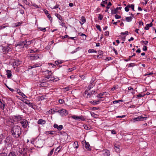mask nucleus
I'll return each instance as SVG.
<instances>
[{"mask_svg":"<svg viewBox=\"0 0 156 156\" xmlns=\"http://www.w3.org/2000/svg\"><path fill=\"white\" fill-rule=\"evenodd\" d=\"M153 23L152 22L150 24H147L146 25V26L144 27V29L146 30H149V28L152 27Z\"/></svg>","mask_w":156,"mask_h":156,"instance_id":"obj_21","label":"nucleus"},{"mask_svg":"<svg viewBox=\"0 0 156 156\" xmlns=\"http://www.w3.org/2000/svg\"><path fill=\"white\" fill-rule=\"evenodd\" d=\"M25 43L24 41L22 42H19L18 44H17V46L20 47V48H23L24 47L26 48V46Z\"/></svg>","mask_w":156,"mask_h":156,"instance_id":"obj_13","label":"nucleus"},{"mask_svg":"<svg viewBox=\"0 0 156 156\" xmlns=\"http://www.w3.org/2000/svg\"><path fill=\"white\" fill-rule=\"evenodd\" d=\"M80 21L81 22H80V24L81 25L83 24V23H84L86 21V20L84 16H82L81 17V19L80 20Z\"/></svg>","mask_w":156,"mask_h":156,"instance_id":"obj_28","label":"nucleus"},{"mask_svg":"<svg viewBox=\"0 0 156 156\" xmlns=\"http://www.w3.org/2000/svg\"><path fill=\"white\" fill-rule=\"evenodd\" d=\"M43 145V141L41 140H38L35 143V146L37 147L40 148L42 147Z\"/></svg>","mask_w":156,"mask_h":156,"instance_id":"obj_3","label":"nucleus"},{"mask_svg":"<svg viewBox=\"0 0 156 156\" xmlns=\"http://www.w3.org/2000/svg\"><path fill=\"white\" fill-rule=\"evenodd\" d=\"M9 49H2V52L4 54H5L8 52Z\"/></svg>","mask_w":156,"mask_h":156,"instance_id":"obj_36","label":"nucleus"},{"mask_svg":"<svg viewBox=\"0 0 156 156\" xmlns=\"http://www.w3.org/2000/svg\"><path fill=\"white\" fill-rule=\"evenodd\" d=\"M128 92L129 93H131L132 94H133L134 92L133 89L131 87H129L128 88Z\"/></svg>","mask_w":156,"mask_h":156,"instance_id":"obj_24","label":"nucleus"},{"mask_svg":"<svg viewBox=\"0 0 156 156\" xmlns=\"http://www.w3.org/2000/svg\"><path fill=\"white\" fill-rule=\"evenodd\" d=\"M78 34L80 36H85V38H86V37H87V36L85 34H83L82 33H78Z\"/></svg>","mask_w":156,"mask_h":156,"instance_id":"obj_47","label":"nucleus"},{"mask_svg":"<svg viewBox=\"0 0 156 156\" xmlns=\"http://www.w3.org/2000/svg\"><path fill=\"white\" fill-rule=\"evenodd\" d=\"M45 123L46 121L41 119H39L37 122V123L39 124H44Z\"/></svg>","mask_w":156,"mask_h":156,"instance_id":"obj_22","label":"nucleus"},{"mask_svg":"<svg viewBox=\"0 0 156 156\" xmlns=\"http://www.w3.org/2000/svg\"><path fill=\"white\" fill-rule=\"evenodd\" d=\"M105 35L106 36H108L109 35V32L108 31H106L105 33Z\"/></svg>","mask_w":156,"mask_h":156,"instance_id":"obj_60","label":"nucleus"},{"mask_svg":"<svg viewBox=\"0 0 156 156\" xmlns=\"http://www.w3.org/2000/svg\"><path fill=\"white\" fill-rule=\"evenodd\" d=\"M83 127L84 128L87 130H89L90 129V126L89 125H83Z\"/></svg>","mask_w":156,"mask_h":156,"instance_id":"obj_37","label":"nucleus"},{"mask_svg":"<svg viewBox=\"0 0 156 156\" xmlns=\"http://www.w3.org/2000/svg\"><path fill=\"white\" fill-rule=\"evenodd\" d=\"M84 97L86 98H91L90 94L88 92L87 90H86L83 94Z\"/></svg>","mask_w":156,"mask_h":156,"instance_id":"obj_9","label":"nucleus"},{"mask_svg":"<svg viewBox=\"0 0 156 156\" xmlns=\"http://www.w3.org/2000/svg\"><path fill=\"white\" fill-rule=\"evenodd\" d=\"M0 156H7V154L5 153H3L0 154Z\"/></svg>","mask_w":156,"mask_h":156,"instance_id":"obj_63","label":"nucleus"},{"mask_svg":"<svg viewBox=\"0 0 156 156\" xmlns=\"http://www.w3.org/2000/svg\"><path fill=\"white\" fill-rule=\"evenodd\" d=\"M4 143L6 145H9V144H10L11 143V140L10 139V138L9 137H7L6 138V139L4 141Z\"/></svg>","mask_w":156,"mask_h":156,"instance_id":"obj_12","label":"nucleus"},{"mask_svg":"<svg viewBox=\"0 0 156 156\" xmlns=\"http://www.w3.org/2000/svg\"><path fill=\"white\" fill-rule=\"evenodd\" d=\"M59 5L57 4L55 6L53 7V8H52L53 9H56L57 8H58L59 9H60V8H58V7L59 6Z\"/></svg>","mask_w":156,"mask_h":156,"instance_id":"obj_52","label":"nucleus"},{"mask_svg":"<svg viewBox=\"0 0 156 156\" xmlns=\"http://www.w3.org/2000/svg\"><path fill=\"white\" fill-rule=\"evenodd\" d=\"M22 23V22H18L16 23L15 24V26L16 27H17L20 26L21 24Z\"/></svg>","mask_w":156,"mask_h":156,"instance_id":"obj_38","label":"nucleus"},{"mask_svg":"<svg viewBox=\"0 0 156 156\" xmlns=\"http://www.w3.org/2000/svg\"><path fill=\"white\" fill-rule=\"evenodd\" d=\"M132 19V17L131 16L127 17V22H130Z\"/></svg>","mask_w":156,"mask_h":156,"instance_id":"obj_48","label":"nucleus"},{"mask_svg":"<svg viewBox=\"0 0 156 156\" xmlns=\"http://www.w3.org/2000/svg\"><path fill=\"white\" fill-rule=\"evenodd\" d=\"M5 106V104L2 103V102L1 101V99H0V108L2 109H3Z\"/></svg>","mask_w":156,"mask_h":156,"instance_id":"obj_31","label":"nucleus"},{"mask_svg":"<svg viewBox=\"0 0 156 156\" xmlns=\"http://www.w3.org/2000/svg\"><path fill=\"white\" fill-rule=\"evenodd\" d=\"M105 93H106V92H105L102 93H100L97 95V97L99 98H103V97H102V96L104 95Z\"/></svg>","mask_w":156,"mask_h":156,"instance_id":"obj_27","label":"nucleus"},{"mask_svg":"<svg viewBox=\"0 0 156 156\" xmlns=\"http://www.w3.org/2000/svg\"><path fill=\"white\" fill-rule=\"evenodd\" d=\"M102 156H109L110 155V151L109 150H105L101 152Z\"/></svg>","mask_w":156,"mask_h":156,"instance_id":"obj_7","label":"nucleus"},{"mask_svg":"<svg viewBox=\"0 0 156 156\" xmlns=\"http://www.w3.org/2000/svg\"><path fill=\"white\" fill-rule=\"evenodd\" d=\"M114 148L115 151L117 152H119L121 149V147L119 143H116L114 145Z\"/></svg>","mask_w":156,"mask_h":156,"instance_id":"obj_4","label":"nucleus"},{"mask_svg":"<svg viewBox=\"0 0 156 156\" xmlns=\"http://www.w3.org/2000/svg\"><path fill=\"white\" fill-rule=\"evenodd\" d=\"M62 148V146H59L56 149V150H55V152L57 151H58V152H59L60 151V150L61 149V148Z\"/></svg>","mask_w":156,"mask_h":156,"instance_id":"obj_43","label":"nucleus"},{"mask_svg":"<svg viewBox=\"0 0 156 156\" xmlns=\"http://www.w3.org/2000/svg\"><path fill=\"white\" fill-rule=\"evenodd\" d=\"M91 83L89 85L88 87V89L90 90L95 85V83L94 82V81H92V80L91 81Z\"/></svg>","mask_w":156,"mask_h":156,"instance_id":"obj_17","label":"nucleus"},{"mask_svg":"<svg viewBox=\"0 0 156 156\" xmlns=\"http://www.w3.org/2000/svg\"><path fill=\"white\" fill-rule=\"evenodd\" d=\"M11 132L13 137L18 138L21 134V129L19 126H14L12 127Z\"/></svg>","mask_w":156,"mask_h":156,"instance_id":"obj_1","label":"nucleus"},{"mask_svg":"<svg viewBox=\"0 0 156 156\" xmlns=\"http://www.w3.org/2000/svg\"><path fill=\"white\" fill-rule=\"evenodd\" d=\"M96 27L98 30H99V31H100V32L102 30L101 28V27L100 25H97L96 26Z\"/></svg>","mask_w":156,"mask_h":156,"instance_id":"obj_44","label":"nucleus"},{"mask_svg":"<svg viewBox=\"0 0 156 156\" xmlns=\"http://www.w3.org/2000/svg\"><path fill=\"white\" fill-rule=\"evenodd\" d=\"M101 101V100H99L97 101H90V103L93 105H97L98 104L99 102Z\"/></svg>","mask_w":156,"mask_h":156,"instance_id":"obj_25","label":"nucleus"},{"mask_svg":"<svg viewBox=\"0 0 156 156\" xmlns=\"http://www.w3.org/2000/svg\"><path fill=\"white\" fill-rule=\"evenodd\" d=\"M88 52L89 53L95 52L97 53V51L94 49H89Z\"/></svg>","mask_w":156,"mask_h":156,"instance_id":"obj_40","label":"nucleus"},{"mask_svg":"<svg viewBox=\"0 0 156 156\" xmlns=\"http://www.w3.org/2000/svg\"><path fill=\"white\" fill-rule=\"evenodd\" d=\"M60 112V115H62V116L67 115L68 114V111L66 109H61Z\"/></svg>","mask_w":156,"mask_h":156,"instance_id":"obj_14","label":"nucleus"},{"mask_svg":"<svg viewBox=\"0 0 156 156\" xmlns=\"http://www.w3.org/2000/svg\"><path fill=\"white\" fill-rule=\"evenodd\" d=\"M55 15L61 22L64 21V20L62 18V16L60 15L58 13H55Z\"/></svg>","mask_w":156,"mask_h":156,"instance_id":"obj_20","label":"nucleus"},{"mask_svg":"<svg viewBox=\"0 0 156 156\" xmlns=\"http://www.w3.org/2000/svg\"><path fill=\"white\" fill-rule=\"evenodd\" d=\"M23 102L25 103L27 105L30 102L29 101L27 100H24V101H23Z\"/></svg>","mask_w":156,"mask_h":156,"instance_id":"obj_59","label":"nucleus"},{"mask_svg":"<svg viewBox=\"0 0 156 156\" xmlns=\"http://www.w3.org/2000/svg\"><path fill=\"white\" fill-rule=\"evenodd\" d=\"M53 127L54 128H56L58 130H61L63 128V126L62 125L58 126V125L55 124L54 125Z\"/></svg>","mask_w":156,"mask_h":156,"instance_id":"obj_15","label":"nucleus"},{"mask_svg":"<svg viewBox=\"0 0 156 156\" xmlns=\"http://www.w3.org/2000/svg\"><path fill=\"white\" fill-rule=\"evenodd\" d=\"M6 75L8 78H10L12 76L11 71L10 70H8L6 71Z\"/></svg>","mask_w":156,"mask_h":156,"instance_id":"obj_23","label":"nucleus"},{"mask_svg":"<svg viewBox=\"0 0 156 156\" xmlns=\"http://www.w3.org/2000/svg\"><path fill=\"white\" fill-rule=\"evenodd\" d=\"M22 126L24 128H27L28 125V122L26 119H23L20 122Z\"/></svg>","mask_w":156,"mask_h":156,"instance_id":"obj_6","label":"nucleus"},{"mask_svg":"<svg viewBox=\"0 0 156 156\" xmlns=\"http://www.w3.org/2000/svg\"><path fill=\"white\" fill-rule=\"evenodd\" d=\"M48 65L49 66L51 65L52 68H55V65L51 63H49Z\"/></svg>","mask_w":156,"mask_h":156,"instance_id":"obj_50","label":"nucleus"},{"mask_svg":"<svg viewBox=\"0 0 156 156\" xmlns=\"http://www.w3.org/2000/svg\"><path fill=\"white\" fill-rule=\"evenodd\" d=\"M38 29L40 30L41 31H42L43 32H45L46 31V28H43L41 27H39L38 28Z\"/></svg>","mask_w":156,"mask_h":156,"instance_id":"obj_39","label":"nucleus"},{"mask_svg":"<svg viewBox=\"0 0 156 156\" xmlns=\"http://www.w3.org/2000/svg\"><path fill=\"white\" fill-rule=\"evenodd\" d=\"M134 7V4H132L131 5L129 4L127 5V8H131L134 11H135Z\"/></svg>","mask_w":156,"mask_h":156,"instance_id":"obj_29","label":"nucleus"},{"mask_svg":"<svg viewBox=\"0 0 156 156\" xmlns=\"http://www.w3.org/2000/svg\"><path fill=\"white\" fill-rule=\"evenodd\" d=\"M76 69L75 67H73L71 68H69L68 69V72H71L73 70H75Z\"/></svg>","mask_w":156,"mask_h":156,"instance_id":"obj_42","label":"nucleus"},{"mask_svg":"<svg viewBox=\"0 0 156 156\" xmlns=\"http://www.w3.org/2000/svg\"><path fill=\"white\" fill-rule=\"evenodd\" d=\"M85 147L86 149L90 151L91 149L90 147V144L88 142H86L85 144Z\"/></svg>","mask_w":156,"mask_h":156,"instance_id":"obj_19","label":"nucleus"},{"mask_svg":"<svg viewBox=\"0 0 156 156\" xmlns=\"http://www.w3.org/2000/svg\"><path fill=\"white\" fill-rule=\"evenodd\" d=\"M20 63L21 62L20 61L19 59H14V61L13 62V65L17 67L20 65Z\"/></svg>","mask_w":156,"mask_h":156,"instance_id":"obj_11","label":"nucleus"},{"mask_svg":"<svg viewBox=\"0 0 156 156\" xmlns=\"http://www.w3.org/2000/svg\"><path fill=\"white\" fill-rule=\"evenodd\" d=\"M45 134H47V135L49 134L53 135L54 134V133H52V132H50L49 131L45 132Z\"/></svg>","mask_w":156,"mask_h":156,"instance_id":"obj_46","label":"nucleus"},{"mask_svg":"<svg viewBox=\"0 0 156 156\" xmlns=\"http://www.w3.org/2000/svg\"><path fill=\"white\" fill-rule=\"evenodd\" d=\"M145 118V117H143L141 116H139L138 117L135 118L133 119V120L135 121H139L142 120V119ZM143 120V119H142Z\"/></svg>","mask_w":156,"mask_h":156,"instance_id":"obj_18","label":"nucleus"},{"mask_svg":"<svg viewBox=\"0 0 156 156\" xmlns=\"http://www.w3.org/2000/svg\"><path fill=\"white\" fill-rule=\"evenodd\" d=\"M18 91V90H17L18 93L20 95H21L24 98H27V97L23 93L20 91Z\"/></svg>","mask_w":156,"mask_h":156,"instance_id":"obj_30","label":"nucleus"},{"mask_svg":"<svg viewBox=\"0 0 156 156\" xmlns=\"http://www.w3.org/2000/svg\"><path fill=\"white\" fill-rule=\"evenodd\" d=\"M127 34V31H125V32H122L121 33V34L122 36H119V39H120L122 40V43H123L124 40L126 38V34Z\"/></svg>","mask_w":156,"mask_h":156,"instance_id":"obj_5","label":"nucleus"},{"mask_svg":"<svg viewBox=\"0 0 156 156\" xmlns=\"http://www.w3.org/2000/svg\"><path fill=\"white\" fill-rule=\"evenodd\" d=\"M47 17L48 18L49 20L51 21L52 20V18L50 16V14H48L47 15Z\"/></svg>","mask_w":156,"mask_h":156,"instance_id":"obj_61","label":"nucleus"},{"mask_svg":"<svg viewBox=\"0 0 156 156\" xmlns=\"http://www.w3.org/2000/svg\"><path fill=\"white\" fill-rule=\"evenodd\" d=\"M97 54H98L97 55V58H101V55L103 54V51L101 50H99L98 51V53H96Z\"/></svg>","mask_w":156,"mask_h":156,"instance_id":"obj_26","label":"nucleus"},{"mask_svg":"<svg viewBox=\"0 0 156 156\" xmlns=\"http://www.w3.org/2000/svg\"><path fill=\"white\" fill-rule=\"evenodd\" d=\"M121 17L120 16H119L117 14H116L115 15V18L116 19H119L121 18Z\"/></svg>","mask_w":156,"mask_h":156,"instance_id":"obj_55","label":"nucleus"},{"mask_svg":"<svg viewBox=\"0 0 156 156\" xmlns=\"http://www.w3.org/2000/svg\"><path fill=\"white\" fill-rule=\"evenodd\" d=\"M103 16L101 14H99V16L98 17V19L100 20H101L103 19Z\"/></svg>","mask_w":156,"mask_h":156,"instance_id":"obj_41","label":"nucleus"},{"mask_svg":"<svg viewBox=\"0 0 156 156\" xmlns=\"http://www.w3.org/2000/svg\"><path fill=\"white\" fill-rule=\"evenodd\" d=\"M112 58L110 57H106L105 59V60H106L107 61H108L112 59Z\"/></svg>","mask_w":156,"mask_h":156,"instance_id":"obj_58","label":"nucleus"},{"mask_svg":"<svg viewBox=\"0 0 156 156\" xmlns=\"http://www.w3.org/2000/svg\"><path fill=\"white\" fill-rule=\"evenodd\" d=\"M54 151V149H52V150H51L50 151L49 153L48 154V156H51L52 155V154L53 152Z\"/></svg>","mask_w":156,"mask_h":156,"instance_id":"obj_45","label":"nucleus"},{"mask_svg":"<svg viewBox=\"0 0 156 156\" xmlns=\"http://www.w3.org/2000/svg\"><path fill=\"white\" fill-rule=\"evenodd\" d=\"M32 58H33L34 59H37L39 58V56L36 54L34 55L31 56Z\"/></svg>","mask_w":156,"mask_h":156,"instance_id":"obj_33","label":"nucleus"},{"mask_svg":"<svg viewBox=\"0 0 156 156\" xmlns=\"http://www.w3.org/2000/svg\"><path fill=\"white\" fill-rule=\"evenodd\" d=\"M0 156H7V154L5 153H3L0 154Z\"/></svg>","mask_w":156,"mask_h":156,"instance_id":"obj_64","label":"nucleus"},{"mask_svg":"<svg viewBox=\"0 0 156 156\" xmlns=\"http://www.w3.org/2000/svg\"><path fill=\"white\" fill-rule=\"evenodd\" d=\"M21 117L20 116H14L13 118V121L17 122L19 121L21 119Z\"/></svg>","mask_w":156,"mask_h":156,"instance_id":"obj_16","label":"nucleus"},{"mask_svg":"<svg viewBox=\"0 0 156 156\" xmlns=\"http://www.w3.org/2000/svg\"><path fill=\"white\" fill-rule=\"evenodd\" d=\"M72 118L74 119L80 120L82 121L85 120V118L82 116H72Z\"/></svg>","mask_w":156,"mask_h":156,"instance_id":"obj_8","label":"nucleus"},{"mask_svg":"<svg viewBox=\"0 0 156 156\" xmlns=\"http://www.w3.org/2000/svg\"><path fill=\"white\" fill-rule=\"evenodd\" d=\"M144 95H145V94H138L136 96L137 97H143L144 96Z\"/></svg>","mask_w":156,"mask_h":156,"instance_id":"obj_53","label":"nucleus"},{"mask_svg":"<svg viewBox=\"0 0 156 156\" xmlns=\"http://www.w3.org/2000/svg\"><path fill=\"white\" fill-rule=\"evenodd\" d=\"M61 25L63 27H65L66 28H67V27H66V24L64 23H61Z\"/></svg>","mask_w":156,"mask_h":156,"instance_id":"obj_56","label":"nucleus"},{"mask_svg":"<svg viewBox=\"0 0 156 156\" xmlns=\"http://www.w3.org/2000/svg\"><path fill=\"white\" fill-rule=\"evenodd\" d=\"M24 42H25V43L26 45V48H27V46H28V45L30 44L31 43V41H24Z\"/></svg>","mask_w":156,"mask_h":156,"instance_id":"obj_34","label":"nucleus"},{"mask_svg":"<svg viewBox=\"0 0 156 156\" xmlns=\"http://www.w3.org/2000/svg\"><path fill=\"white\" fill-rule=\"evenodd\" d=\"M38 51V49H36L35 51H34L33 50L30 49V53H32L34 52H37Z\"/></svg>","mask_w":156,"mask_h":156,"instance_id":"obj_49","label":"nucleus"},{"mask_svg":"<svg viewBox=\"0 0 156 156\" xmlns=\"http://www.w3.org/2000/svg\"><path fill=\"white\" fill-rule=\"evenodd\" d=\"M135 66L134 63H131L129 64V67H133Z\"/></svg>","mask_w":156,"mask_h":156,"instance_id":"obj_62","label":"nucleus"},{"mask_svg":"<svg viewBox=\"0 0 156 156\" xmlns=\"http://www.w3.org/2000/svg\"><path fill=\"white\" fill-rule=\"evenodd\" d=\"M49 79L50 81H52L55 80V78L54 76H52L51 75H50Z\"/></svg>","mask_w":156,"mask_h":156,"instance_id":"obj_57","label":"nucleus"},{"mask_svg":"<svg viewBox=\"0 0 156 156\" xmlns=\"http://www.w3.org/2000/svg\"><path fill=\"white\" fill-rule=\"evenodd\" d=\"M107 3V2H106V1H102L101 4V5L102 7H104L105 6L104 4H106Z\"/></svg>","mask_w":156,"mask_h":156,"instance_id":"obj_35","label":"nucleus"},{"mask_svg":"<svg viewBox=\"0 0 156 156\" xmlns=\"http://www.w3.org/2000/svg\"><path fill=\"white\" fill-rule=\"evenodd\" d=\"M28 104H27V105H28L29 106H30V107H31L33 108V104L32 103L29 102V103Z\"/></svg>","mask_w":156,"mask_h":156,"instance_id":"obj_54","label":"nucleus"},{"mask_svg":"<svg viewBox=\"0 0 156 156\" xmlns=\"http://www.w3.org/2000/svg\"><path fill=\"white\" fill-rule=\"evenodd\" d=\"M122 8L121 7H117L116 9L114 10H111V13L112 14H116V13H119V12L118 11L119 10H120Z\"/></svg>","mask_w":156,"mask_h":156,"instance_id":"obj_10","label":"nucleus"},{"mask_svg":"<svg viewBox=\"0 0 156 156\" xmlns=\"http://www.w3.org/2000/svg\"><path fill=\"white\" fill-rule=\"evenodd\" d=\"M73 146L76 148H77L78 147V144L77 142H75L73 144Z\"/></svg>","mask_w":156,"mask_h":156,"instance_id":"obj_32","label":"nucleus"},{"mask_svg":"<svg viewBox=\"0 0 156 156\" xmlns=\"http://www.w3.org/2000/svg\"><path fill=\"white\" fill-rule=\"evenodd\" d=\"M58 102L60 104H62L64 102V101L63 99H60L58 100Z\"/></svg>","mask_w":156,"mask_h":156,"instance_id":"obj_51","label":"nucleus"},{"mask_svg":"<svg viewBox=\"0 0 156 156\" xmlns=\"http://www.w3.org/2000/svg\"><path fill=\"white\" fill-rule=\"evenodd\" d=\"M27 148H23V151L22 150H20L17 154L19 156H27Z\"/></svg>","mask_w":156,"mask_h":156,"instance_id":"obj_2","label":"nucleus"}]
</instances>
